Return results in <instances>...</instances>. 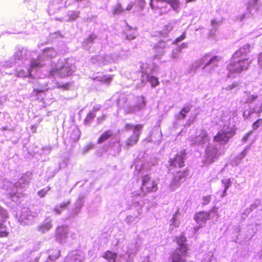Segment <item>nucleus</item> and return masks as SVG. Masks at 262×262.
Wrapping results in <instances>:
<instances>
[{"mask_svg":"<svg viewBox=\"0 0 262 262\" xmlns=\"http://www.w3.org/2000/svg\"><path fill=\"white\" fill-rule=\"evenodd\" d=\"M211 24H212V25H214L217 24V22L215 21V20L212 19L211 20Z\"/></svg>","mask_w":262,"mask_h":262,"instance_id":"79ce46f5","label":"nucleus"},{"mask_svg":"<svg viewBox=\"0 0 262 262\" xmlns=\"http://www.w3.org/2000/svg\"><path fill=\"white\" fill-rule=\"evenodd\" d=\"M190 110L191 106L189 105L183 107L180 112L179 118L181 119L185 118L187 116V114L190 111Z\"/></svg>","mask_w":262,"mask_h":262,"instance_id":"f3484780","label":"nucleus"},{"mask_svg":"<svg viewBox=\"0 0 262 262\" xmlns=\"http://www.w3.org/2000/svg\"><path fill=\"white\" fill-rule=\"evenodd\" d=\"M215 207L212 208L210 211L206 212V211H200L198 212L194 215V220L198 223H205L207 220L210 219V212H213Z\"/></svg>","mask_w":262,"mask_h":262,"instance_id":"1a4fd4ad","label":"nucleus"},{"mask_svg":"<svg viewBox=\"0 0 262 262\" xmlns=\"http://www.w3.org/2000/svg\"><path fill=\"white\" fill-rule=\"evenodd\" d=\"M235 134V130L231 128L230 130L226 131L224 129L219 130L213 137V141L220 143L222 144L227 143L230 138Z\"/></svg>","mask_w":262,"mask_h":262,"instance_id":"20e7f679","label":"nucleus"},{"mask_svg":"<svg viewBox=\"0 0 262 262\" xmlns=\"http://www.w3.org/2000/svg\"><path fill=\"white\" fill-rule=\"evenodd\" d=\"M222 182L224 186V191H226L227 190V189L231 185L230 179H224V180H223Z\"/></svg>","mask_w":262,"mask_h":262,"instance_id":"4be33fe9","label":"nucleus"},{"mask_svg":"<svg viewBox=\"0 0 262 262\" xmlns=\"http://www.w3.org/2000/svg\"><path fill=\"white\" fill-rule=\"evenodd\" d=\"M117 255L116 253L107 250L103 254L102 257L109 262H116Z\"/></svg>","mask_w":262,"mask_h":262,"instance_id":"f8f14e48","label":"nucleus"},{"mask_svg":"<svg viewBox=\"0 0 262 262\" xmlns=\"http://www.w3.org/2000/svg\"><path fill=\"white\" fill-rule=\"evenodd\" d=\"M257 63L262 68V52L259 53L257 56Z\"/></svg>","mask_w":262,"mask_h":262,"instance_id":"c756f323","label":"nucleus"},{"mask_svg":"<svg viewBox=\"0 0 262 262\" xmlns=\"http://www.w3.org/2000/svg\"><path fill=\"white\" fill-rule=\"evenodd\" d=\"M189 172L188 169L177 171L174 174L173 178L171 181V184L174 186L180 185L183 180L186 179L188 176Z\"/></svg>","mask_w":262,"mask_h":262,"instance_id":"0eeeda50","label":"nucleus"},{"mask_svg":"<svg viewBox=\"0 0 262 262\" xmlns=\"http://www.w3.org/2000/svg\"><path fill=\"white\" fill-rule=\"evenodd\" d=\"M60 255V252L59 251H56L55 254H50L49 255V258L52 260H54L57 259Z\"/></svg>","mask_w":262,"mask_h":262,"instance_id":"393cba45","label":"nucleus"},{"mask_svg":"<svg viewBox=\"0 0 262 262\" xmlns=\"http://www.w3.org/2000/svg\"><path fill=\"white\" fill-rule=\"evenodd\" d=\"M194 139V144H203L208 139V134L205 130H202L200 135L195 136Z\"/></svg>","mask_w":262,"mask_h":262,"instance_id":"9d476101","label":"nucleus"},{"mask_svg":"<svg viewBox=\"0 0 262 262\" xmlns=\"http://www.w3.org/2000/svg\"><path fill=\"white\" fill-rule=\"evenodd\" d=\"M146 104V101L145 100L144 97L143 96H139L137 97L136 99V102L135 105V108L140 110L141 108H143Z\"/></svg>","mask_w":262,"mask_h":262,"instance_id":"4468645a","label":"nucleus"},{"mask_svg":"<svg viewBox=\"0 0 262 262\" xmlns=\"http://www.w3.org/2000/svg\"><path fill=\"white\" fill-rule=\"evenodd\" d=\"M34 92L35 93V94L36 95H38V94H39L40 93H41L43 92L42 90H38V89H34Z\"/></svg>","mask_w":262,"mask_h":262,"instance_id":"e433bc0d","label":"nucleus"},{"mask_svg":"<svg viewBox=\"0 0 262 262\" xmlns=\"http://www.w3.org/2000/svg\"><path fill=\"white\" fill-rule=\"evenodd\" d=\"M124 32L127 38L129 39H134L136 37V30L135 28L127 26Z\"/></svg>","mask_w":262,"mask_h":262,"instance_id":"ddd939ff","label":"nucleus"},{"mask_svg":"<svg viewBox=\"0 0 262 262\" xmlns=\"http://www.w3.org/2000/svg\"><path fill=\"white\" fill-rule=\"evenodd\" d=\"M56 74H59L61 78H63L66 76L71 75L72 71L69 67L64 66L60 68H53L50 69L49 72L50 75L54 76Z\"/></svg>","mask_w":262,"mask_h":262,"instance_id":"6e6552de","label":"nucleus"},{"mask_svg":"<svg viewBox=\"0 0 262 262\" xmlns=\"http://www.w3.org/2000/svg\"><path fill=\"white\" fill-rule=\"evenodd\" d=\"M166 3L168 4L171 8L176 12L179 11L180 2L179 0H167Z\"/></svg>","mask_w":262,"mask_h":262,"instance_id":"2eb2a0df","label":"nucleus"},{"mask_svg":"<svg viewBox=\"0 0 262 262\" xmlns=\"http://www.w3.org/2000/svg\"><path fill=\"white\" fill-rule=\"evenodd\" d=\"M257 96H256H256H254V95H253V96H252V100H251V101H252L253 100H255V99H256L257 98Z\"/></svg>","mask_w":262,"mask_h":262,"instance_id":"37998d69","label":"nucleus"},{"mask_svg":"<svg viewBox=\"0 0 262 262\" xmlns=\"http://www.w3.org/2000/svg\"><path fill=\"white\" fill-rule=\"evenodd\" d=\"M186 152L185 149H183L177 153L173 158L169 160V164L170 166L174 168H182L185 165V159Z\"/></svg>","mask_w":262,"mask_h":262,"instance_id":"39448f33","label":"nucleus"},{"mask_svg":"<svg viewBox=\"0 0 262 262\" xmlns=\"http://www.w3.org/2000/svg\"><path fill=\"white\" fill-rule=\"evenodd\" d=\"M220 59V58L217 56H213L209 61V62L206 64V65L209 64L211 62L213 61H219Z\"/></svg>","mask_w":262,"mask_h":262,"instance_id":"2f4dec72","label":"nucleus"},{"mask_svg":"<svg viewBox=\"0 0 262 262\" xmlns=\"http://www.w3.org/2000/svg\"><path fill=\"white\" fill-rule=\"evenodd\" d=\"M118 7H119L118 9H116L114 10V13L116 14L117 13H120L123 11L122 10H120V8L121 7L120 6H118Z\"/></svg>","mask_w":262,"mask_h":262,"instance_id":"c9c22d12","label":"nucleus"},{"mask_svg":"<svg viewBox=\"0 0 262 262\" xmlns=\"http://www.w3.org/2000/svg\"><path fill=\"white\" fill-rule=\"evenodd\" d=\"M42 66L43 64L39 61L33 59L31 61L30 66L31 69H35L37 68L42 67Z\"/></svg>","mask_w":262,"mask_h":262,"instance_id":"6ab92c4d","label":"nucleus"},{"mask_svg":"<svg viewBox=\"0 0 262 262\" xmlns=\"http://www.w3.org/2000/svg\"><path fill=\"white\" fill-rule=\"evenodd\" d=\"M147 80L150 82L152 87H155L159 84V79L154 76H147Z\"/></svg>","mask_w":262,"mask_h":262,"instance_id":"a211bd4d","label":"nucleus"},{"mask_svg":"<svg viewBox=\"0 0 262 262\" xmlns=\"http://www.w3.org/2000/svg\"><path fill=\"white\" fill-rule=\"evenodd\" d=\"M134 127L135 125H133L131 123H126L124 125V129L126 131H129L131 129H133V133H134Z\"/></svg>","mask_w":262,"mask_h":262,"instance_id":"bb28decb","label":"nucleus"},{"mask_svg":"<svg viewBox=\"0 0 262 262\" xmlns=\"http://www.w3.org/2000/svg\"><path fill=\"white\" fill-rule=\"evenodd\" d=\"M112 80V77L111 76H104L102 77L101 81L103 82L110 83Z\"/></svg>","mask_w":262,"mask_h":262,"instance_id":"cd10ccee","label":"nucleus"},{"mask_svg":"<svg viewBox=\"0 0 262 262\" xmlns=\"http://www.w3.org/2000/svg\"><path fill=\"white\" fill-rule=\"evenodd\" d=\"M132 7H133L132 4L128 5L126 7V10H129L132 8Z\"/></svg>","mask_w":262,"mask_h":262,"instance_id":"58836bf2","label":"nucleus"},{"mask_svg":"<svg viewBox=\"0 0 262 262\" xmlns=\"http://www.w3.org/2000/svg\"><path fill=\"white\" fill-rule=\"evenodd\" d=\"M8 234V232L6 231H0V237H7Z\"/></svg>","mask_w":262,"mask_h":262,"instance_id":"473e14b6","label":"nucleus"},{"mask_svg":"<svg viewBox=\"0 0 262 262\" xmlns=\"http://www.w3.org/2000/svg\"><path fill=\"white\" fill-rule=\"evenodd\" d=\"M150 6H151V8L152 9H155L156 8L153 5V4L152 3H150Z\"/></svg>","mask_w":262,"mask_h":262,"instance_id":"a18cd8bd","label":"nucleus"},{"mask_svg":"<svg viewBox=\"0 0 262 262\" xmlns=\"http://www.w3.org/2000/svg\"><path fill=\"white\" fill-rule=\"evenodd\" d=\"M259 126H262V118L258 119L252 124V127L254 130L257 129Z\"/></svg>","mask_w":262,"mask_h":262,"instance_id":"5701e85b","label":"nucleus"},{"mask_svg":"<svg viewBox=\"0 0 262 262\" xmlns=\"http://www.w3.org/2000/svg\"><path fill=\"white\" fill-rule=\"evenodd\" d=\"M250 135V133L247 134L243 138V140L244 141H246L249 137V136Z\"/></svg>","mask_w":262,"mask_h":262,"instance_id":"4c0bfd02","label":"nucleus"},{"mask_svg":"<svg viewBox=\"0 0 262 262\" xmlns=\"http://www.w3.org/2000/svg\"><path fill=\"white\" fill-rule=\"evenodd\" d=\"M170 259L171 262H193L192 261H187L184 258L180 257L177 253L170 255Z\"/></svg>","mask_w":262,"mask_h":262,"instance_id":"dca6fc26","label":"nucleus"},{"mask_svg":"<svg viewBox=\"0 0 262 262\" xmlns=\"http://www.w3.org/2000/svg\"><path fill=\"white\" fill-rule=\"evenodd\" d=\"M50 189V187H48L46 188L42 189L41 190H39L38 192V195L40 198L44 197L46 195V194L47 193V192L49 191Z\"/></svg>","mask_w":262,"mask_h":262,"instance_id":"412c9836","label":"nucleus"},{"mask_svg":"<svg viewBox=\"0 0 262 262\" xmlns=\"http://www.w3.org/2000/svg\"><path fill=\"white\" fill-rule=\"evenodd\" d=\"M113 136V132L111 130L108 129L100 135L97 139V143L101 144Z\"/></svg>","mask_w":262,"mask_h":262,"instance_id":"9b49d317","label":"nucleus"},{"mask_svg":"<svg viewBox=\"0 0 262 262\" xmlns=\"http://www.w3.org/2000/svg\"><path fill=\"white\" fill-rule=\"evenodd\" d=\"M95 117V114L93 112H90L88 114L85 119V122H89L92 121Z\"/></svg>","mask_w":262,"mask_h":262,"instance_id":"b1692460","label":"nucleus"},{"mask_svg":"<svg viewBox=\"0 0 262 262\" xmlns=\"http://www.w3.org/2000/svg\"><path fill=\"white\" fill-rule=\"evenodd\" d=\"M73 262H82L79 258H75Z\"/></svg>","mask_w":262,"mask_h":262,"instance_id":"ea45409f","label":"nucleus"},{"mask_svg":"<svg viewBox=\"0 0 262 262\" xmlns=\"http://www.w3.org/2000/svg\"><path fill=\"white\" fill-rule=\"evenodd\" d=\"M185 37V35L184 34H183L182 35H181V36L179 37V40H182V39H184Z\"/></svg>","mask_w":262,"mask_h":262,"instance_id":"a19ab883","label":"nucleus"},{"mask_svg":"<svg viewBox=\"0 0 262 262\" xmlns=\"http://www.w3.org/2000/svg\"><path fill=\"white\" fill-rule=\"evenodd\" d=\"M175 242L178 244V247L170 255L177 253L180 257L184 258L188 255L189 251V246L188 244L186 243V238L184 235H181L176 237Z\"/></svg>","mask_w":262,"mask_h":262,"instance_id":"7ed1b4c3","label":"nucleus"},{"mask_svg":"<svg viewBox=\"0 0 262 262\" xmlns=\"http://www.w3.org/2000/svg\"><path fill=\"white\" fill-rule=\"evenodd\" d=\"M212 196L211 195L204 196L202 198V205L205 206L208 205L211 200Z\"/></svg>","mask_w":262,"mask_h":262,"instance_id":"aec40b11","label":"nucleus"},{"mask_svg":"<svg viewBox=\"0 0 262 262\" xmlns=\"http://www.w3.org/2000/svg\"><path fill=\"white\" fill-rule=\"evenodd\" d=\"M238 85V83L236 82L233 83L232 84L228 85L226 89V90H232V89L237 87Z\"/></svg>","mask_w":262,"mask_h":262,"instance_id":"7c9ffc66","label":"nucleus"},{"mask_svg":"<svg viewBox=\"0 0 262 262\" xmlns=\"http://www.w3.org/2000/svg\"><path fill=\"white\" fill-rule=\"evenodd\" d=\"M156 1L158 2H165L166 3L167 0H156Z\"/></svg>","mask_w":262,"mask_h":262,"instance_id":"c03bdc74","label":"nucleus"},{"mask_svg":"<svg viewBox=\"0 0 262 262\" xmlns=\"http://www.w3.org/2000/svg\"><path fill=\"white\" fill-rule=\"evenodd\" d=\"M168 12V11H165V12H161V13H160V15H163V14H166V13H167Z\"/></svg>","mask_w":262,"mask_h":262,"instance_id":"49530a36","label":"nucleus"},{"mask_svg":"<svg viewBox=\"0 0 262 262\" xmlns=\"http://www.w3.org/2000/svg\"><path fill=\"white\" fill-rule=\"evenodd\" d=\"M62 210V209H61V208H60L59 206L58 207H56L54 209V211L57 214H60Z\"/></svg>","mask_w":262,"mask_h":262,"instance_id":"f704fd0d","label":"nucleus"},{"mask_svg":"<svg viewBox=\"0 0 262 262\" xmlns=\"http://www.w3.org/2000/svg\"><path fill=\"white\" fill-rule=\"evenodd\" d=\"M95 40V37L92 35H90L86 39V40L88 42H93Z\"/></svg>","mask_w":262,"mask_h":262,"instance_id":"72a5a7b5","label":"nucleus"},{"mask_svg":"<svg viewBox=\"0 0 262 262\" xmlns=\"http://www.w3.org/2000/svg\"><path fill=\"white\" fill-rule=\"evenodd\" d=\"M143 127V125L141 124L135 125L134 133L133 135L130 136L125 141V145L127 147L132 146L138 142Z\"/></svg>","mask_w":262,"mask_h":262,"instance_id":"423d86ee","label":"nucleus"},{"mask_svg":"<svg viewBox=\"0 0 262 262\" xmlns=\"http://www.w3.org/2000/svg\"><path fill=\"white\" fill-rule=\"evenodd\" d=\"M70 204V201H67V202H63L61 203V204L59 206V208H61V209H65L67 208L68 205Z\"/></svg>","mask_w":262,"mask_h":262,"instance_id":"c85d7f7f","label":"nucleus"},{"mask_svg":"<svg viewBox=\"0 0 262 262\" xmlns=\"http://www.w3.org/2000/svg\"><path fill=\"white\" fill-rule=\"evenodd\" d=\"M57 88L58 89H62L64 90L68 91L70 89V83L67 82V83H64L63 84L58 85L57 86Z\"/></svg>","mask_w":262,"mask_h":262,"instance_id":"a878e982","label":"nucleus"},{"mask_svg":"<svg viewBox=\"0 0 262 262\" xmlns=\"http://www.w3.org/2000/svg\"><path fill=\"white\" fill-rule=\"evenodd\" d=\"M158 185L149 174H145L141 178L140 189L144 193L156 192L158 190Z\"/></svg>","mask_w":262,"mask_h":262,"instance_id":"f03ea898","label":"nucleus"},{"mask_svg":"<svg viewBox=\"0 0 262 262\" xmlns=\"http://www.w3.org/2000/svg\"><path fill=\"white\" fill-rule=\"evenodd\" d=\"M250 53V45L247 44L239 48L233 54L227 66L228 77L235 74H241L249 69L252 62L249 56Z\"/></svg>","mask_w":262,"mask_h":262,"instance_id":"f257e3e1","label":"nucleus"}]
</instances>
